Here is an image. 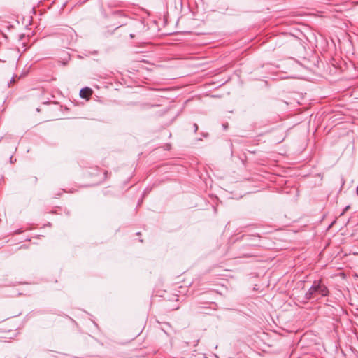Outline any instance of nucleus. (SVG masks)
Returning a JSON list of instances; mask_svg holds the SVG:
<instances>
[{
  "label": "nucleus",
  "instance_id": "obj_1",
  "mask_svg": "<svg viewBox=\"0 0 358 358\" xmlns=\"http://www.w3.org/2000/svg\"><path fill=\"white\" fill-rule=\"evenodd\" d=\"M329 291L327 287L321 280H315L309 289L306 292L304 298L306 300L315 299L317 296H328Z\"/></svg>",
  "mask_w": 358,
  "mask_h": 358
},
{
  "label": "nucleus",
  "instance_id": "obj_2",
  "mask_svg": "<svg viewBox=\"0 0 358 358\" xmlns=\"http://www.w3.org/2000/svg\"><path fill=\"white\" fill-rule=\"evenodd\" d=\"M92 93V91L89 87H85L80 90V96L81 98L83 99H89V97L91 96Z\"/></svg>",
  "mask_w": 358,
  "mask_h": 358
},
{
  "label": "nucleus",
  "instance_id": "obj_3",
  "mask_svg": "<svg viewBox=\"0 0 358 358\" xmlns=\"http://www.w3.org/2000/svg\"><path fill=\"white\" fill-rule=\"evenodd\" d=\"M194 132L196 133L198 130V125L196 123L194 124Z\"/></svg>",
  "mask_w": 358,
  "mask_h": 358
},
{
  "label": "nucleus",
  "instance_id": "obj_4",
  "mask_svg": "<svg viewBox=\"0 0 358 358\" xmlns=\"http://www.w3.org/2000/svg\"><path fill=\"white\" fill-rule=\"evenodd\" d=\"M349 208V206H346L345 210L341 213V215H343L345 210H347Z\"/></svg>",
  "mask_w": 358,
  "mask_h": 358
},
{
  "label": "nucleus",
  "instance_id": "obj_5",
  "mask_svg": "<svg viewBox=\"0 0 358 358\" xmlns=\"http://www.w3.org/2000/svg\"><path fill=\"white\" fill-rule=\"evenodd\" d=\"M130 37H131V38H133L134 37V35L133 34H130Z\"/></svg>",
  "mask_w": 358,
  "mask_h": 358
},
{
  "label": "nucleus",
  "instance_id": "obj_6",
  "mask_svg": "<svg viewBox=\"0 0 358 358\" xmlns=\"http://www.w3.org/2000/svg\"><path fill=\"white\" fill-rule=\"evenodd\" d=\"M10 162L13 163V157H10Z\"/></svg>",
  "mask_w": 358,
  "mask_h": 358
},
{
  "label": "nucleus",
  "instance_id": "obj_7",
  "mask_svg": "<svg viewBox=\"0 0 358 358\" xmlns=\"http://www.w3.org/2000/svg\"><path fill=\"white\" fill-rule=\"evenodd\" d=\"M223 127H224V129L227 128V125L224 124Z\"/></svg>",
  "mask_w": 358,
  "mask_h": 358
},
{
  "label": "nucleus",
  "instance_id": "obj_8",
  "mask_svg": "<svg viewBox=\"0 0 358 358\" xmlns=\"http://www.w3.org/2000/svg\"><path fill=\"white\" fill-rule=\"evenodd\" d=\"M356 192H357V195H358V185H357V189H356Z\"/></svg>",
  "mask_w": 358,
  "mask_h": 358
},
{
  "label": "nucleus",
  "instance_id": "obj_9",
  "mask_svg": "<svg viewBox=\"0 0 358 358\" xmlns=\"http://www.w3.org/2000/svg\"><path fill=\"white\" fill-rule=\"evenodd\" d=\"M14 81H15L14 78H12L10 82H14Z\"/></svg>",
  "mask_w": 358,
  "mask_h": 358
}]
</instances>
